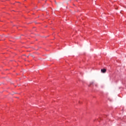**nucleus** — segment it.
Listing matches in <instances>:
<instances>
[{
  "label": "nucleus",
  "mask_w": 126,
  "mask_h": 126,
  "mask_svg": "<svg viewBox=\"0 0 126 126\" xmlns=\"http://www.w3.org/2000/svg\"><path fill=\"white\" fill-rule=\"evenodd\" d=\"M101 71L103 73H105V72H106V69H101Z\"/></svg>",
  "instance_id": "nucleus-1"
}]
</instances>
